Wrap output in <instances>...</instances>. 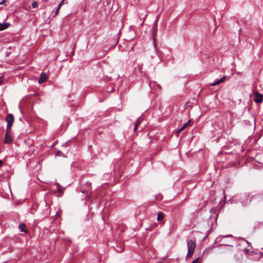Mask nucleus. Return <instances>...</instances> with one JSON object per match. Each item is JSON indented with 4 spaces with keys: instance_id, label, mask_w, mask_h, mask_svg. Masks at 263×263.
I'll use <instances>...</instances> for the list:
<instances>
[{
    "instance_id": "obj_24",
    "label": "nucleus",
    "mask_w": 263,
    "mask_h": 263,
    "mask_svg": "<svg viewBox=\"0 0 263 263\" xmlns=\"http://www.w3.org/2000/svg\"><path fill=\"white\" fill-rule=\"evenodd\" d=\"M138 127V126H136V125H135V127H134V132H136V130L137 129Z\"/></svg>"
},
{
    "instance_id": "obj_5",
    "label": "nucleus",
    "mask_w": 263,
    "mask_h": 263,
    "mask_svg": "<svg viewBox=\"0 0 263 263\" xmlns=\"http://www.w3.org/2000/svg\"><path fill=\"white\" fill-rule=\"evenodd\" d=\"M226 79H227V77L226 76H223L222 78H221L219 80L215 81V82L211 83V86H215V85H219L220 83L224 82L226 80Z\"/></svg>"
},
{
    "instance_id": "obj_23",
    "label": "nucleus",
    "mask_w": 263,
    "mask_h": 263,
    "mask_svg": "<svg viewBox=\"0 0 263 263\" xmlns=\"http://www.w3.org/2000/svg\"><path fill=\"white\" fill-rule=\"evenodd\" d=\"M3 80V77H0V84L2 83Z\"/></svg>"
},
{
    "instance_id": "obj_25",
    "label": "nucleus",
    "mask_w": 263,
    "mask_h": 263,
    "mask_svg": "<svg viewBox=\"0 0 263 263\" xmlns=\"http://www.w3.org/2000/svg\"><path fill=\"white\" fill-rule=\"evenodd\" d=\"M244 251L246 254H247V253H248L249 250L246 248L244 249Z\"/></svg>"
},
{
    "instance_id": "obj_15",
    "label": "nucleus",
    "mask_w": 263,
    "mask_h": 263,
    "mask_svg": "<svg viewBox=\"0 0 263 263\" xmlns=\"http://www.w3.org/2000/svg\"><path fill=\"white\" fill-rule=\"evenodd\" d=\"M158 19H159V16H157L154 24H153V25H154L155 27H156V25L157 26L158 22Z\"/></svg>"
},
{
    "instance_id": "obj_22",
    "label": "nucleus",
    "mask_w": 263,
    "mask_h": 263,
    "mask_svg": "<svg viewBox=\"0 0 263 263\" xmlns=\"http://www.w3.org/2000/svg\"><path fill=\"white\" fill-rule=\"evenodd\" d=\"M116 250L119 252H122L124 250V249L122 248L120 250L117 249Z\"/></svg>"
},
{
    "instance_id": "obj_27",
    "label": "nucleus",
    "mask_w": 263,
    "mask_h": 263,
    "mask_svg": "<svg viewBox=\"0 0 263 263\" xmlns=\"http://www.w3.org/2000/svg\"><path fill=\"white\" fill-rule=\"evenodd\" d=\"M3 164V161L2 160H0V166Z\"/></svg>"
},
{
    "instance_id": "obj_3",
    "label": "nucleus",
    "mask_w": 263,
    "mask_h": 263,
    "mask_svg": "<svg viewBox=\"0 0 263 263\" xmlns=\"http://www.w3.org/2000/svg\"><path fill=\"white\" fill-rule=\"evenodd\" d=\"M253 100L256 103H261L263 101V95L257 91H253Z\"/></svg>"
},
{
    "instance_id": "obj_18",
    "label": "nucleus",
    "mask_w": 263,
    "mask_h": 263,
    "mask_svg": "<svg viewBox=\"0 0 263 263\" xmlns=\"http://www.w3.org/2000/svg\"><path fill=\"white\" fill-rule=\"evenodd\" d=\"M192 263H199V258H197Z\"/></svg>"
},
{
    "instance_id": "obj_14",
    "label": "nucleus",
    "mask_w": 263,
    "mask_h": 263,
    "mask_svg": "<svg viewBox=\"0 0 263 263\" xmlns=\"http://www.w3.org/2000/svg\"><path fill=\"white\" fill-rule=\"evenodd\" d=\"M57 193H60L61 192V189L60 188V185L59 183H57V190L56 191Z\"/></svg>"
},
{
    "instance_id": "obj_7",
    "label": "nucleus",
    "mask_w": 263,
    "mask_h": 263,
    "mask_svg": "<svg viewBox=\"0 0 263 263\" xmlns=\"http://www.w3.org/2000/svg\"><path fill=\"white\" fill-rule=\"evenodd\" d=\"M81 192L83 194H86V198H89L90 197V195L91 194V191L90 190H85L82 189L81 190Z\"/></svg>"
},
{
    "instance_id": "obj_21",
    "label": "nucleus",
    "mask_w": 263,
    "mask_h": 263,
    "mask_svg": "<svg viewBox=\"0 0 263 263\" xmlns=\"http://www.w3.org/2000/svg\"><path fill=\"white\" fill-rule=\"evenodd\" d=\"M190 122H191V120H189L188 121V122L187 123H186L185 124H184L183 125L185 126V127L187 125H190Z\"/></svg>"
},
{
    "instance_id": "obj_26",
    "label": "nucleus",
    "mask_w": 263,
    "mask_h": 263,
    "mask_svg": "<svg viewBox=\"0 0 263 263\" xmlns=\"http://www.w3.org/2000/svg\"><path fill=\"white\" fill-rule=\"evenodd\" d=\"M5 2V0H3L1 2H0V5L4 4Z\"/></svg>"
},
{
    "instance_id": "obj_9",
    "label": "nucleus",
    "mask_w": 263,
    "mask_h": 263,
    "mask_svg": "<svg viewBox=\"0 0 263 263\" xmlns=\"http://www.w3.org/2000/svg\"><path fill=\"white\" fill-rule=\"evenodd\" d=\"M164 217V214L163 212L159 211L157 215V220L158 221H161Z\"/></svg>"
},
{
    "instance_id": "obj_11",
    "label": "nucleus",
    "mask_w": 263,
    "mask_h": 263,
    "mask_svg": "<svg viewBox=\"0 0 263 263\" xmlns=\"http://www.w3.org/2000/svg\"><path fill=\"white\" fill-rule=\"evenodd\" d=\"M91 183L89 182H87L85 184V186L87 190H90L91 191Z\"/></svg>"
},
{
    "instance_id": "obj_17",
    "label": "nucleus",
    "mask_w": 263,
    "mask_h": 263,
    "mask_svg": "<svg viewBox=\"0 0 263 263\" xmlns=\"http://www.w3.org/2000/svg\"><path fill=\"white\" fill-rule=\"evenodd\" d=\"M141 121H140V120L139 119H138L136 122L135 125L138 126L140 125V124L141 123Z\"/></svg>"
},
{
    "instance_id": "obj_19",
    "label": "nucleus",
    "mask_w": 263,
    "mask_h": 263,
    "mask_svg": "<svg viewBox=\"0 0 263 263\" xmlns=\"http://www.w3.org/2000/svg\"><path fill=\"white\" fill-rule=\"evenodd\" d=\"M192 263H199V258H197Z\"/></svg>"
},
{
    "instance_id": "obj_1",
    "label": "nucleus",
    "mask_w": 263,
    "mask_h": 263,
    "mask_svg": "<svg viewBox=\"0 0 263 263\" xmlns=\"http://www.w3.org/2000/svg\"><path fill=\"white\" fill-rule=\"evenodd\" d=\"M5 120L7 122V125L5 135L4 143H11L12 141V138L11 135V128L14 121L13 115L11 114H8L5 117Z\"/></svg>"
},
{
    "instance_id": "obj_13",
    "label": "nucleus",
    "mask_w": 263,
    "mask_h": 263,
    "mask_svg": "<svg viewBox=\"0 0 263 263\" xmlns=\"http://www.w3.org/2000/svg\"><path fill=\"white\" fill-rule=\"evenodd\" d=\"M185 128V126L183 125L180 129L177 130L176 133H179L181 131H182Z\"/></svg>"
},
{
    "instance_id": "obj_2",
    "label": "nucleus",
    "mask_w": 263,
    "mask_h": 263,
    "mask_svg": "<svg viewBox=\"0 0 263 263\" xmlns=\"http://www.w3.org/2000/svg\"><path fill=\"white\" fill-rule=\"evenodd\" d=\"M187 253L186 257H190L192 255L195 251L196 247V242L195 239L187 240Z\"/></svg>"
},
{
    "instance_id": "obj_12",
    "label": "nucleus",
    "mask_w": 263,
    "mask_h": 263,
    "mask_svg": "<svg viewBox=\"0 0 263 263\" xmlns=\"http://www.w3.org/2000/svg\"><path fill=\"white\" fill-rule=\"evenodd\" d=\"M31 6H32V8H35L37 7V6H38V3L37 2L33 1L32 3Z\"/></svg>"
},
{
    "instance_id": "obj_8",
    "label": "nucleus",
    "mask_w": 263,
    "mask_h": 263,
    "mask_svg": "<svg viewBox=\"0 0 263 263\" xmlns=\"http://www.w3.org/2000/svg\"><path fill=\"white\" fill-rule=\"evenodd\" d=\"M152 29H153V40H154V43H155V40H156V32H157V26L156 25V27H155V25H153V27H152Z\"/></svg>"
},
{
    "instance_id": "obj_20",
    "label": "nucleus",
    "mask_w": 263,
    "mask_h": 263,
    "mask_svg": "<svg viewBox=\"0 0 263 263\" xmlns=\"http://www.w3.org/2000/svg\"><path fill=\"white\" fill-rule=\"evenodd\" d=\"M60 9H59V8H58V7L57 8L56 10H55V15H58L59 14Z\"/></svg>"
},
{
    "instance_id": "obj_16",
    "label": "nucleus",
    "mask_w": 263,
    "mask_h": 263,
    "mask_svg": "<svg viewBox=\"0 0 263 263\" xmlns=\"http://www.w3.org/2000/svg\"><path fill=\"white\" fill-rule=\"evenodd\" d=\"M64 1H65V0H63V1H62L61 2V3L58 5V7H58V8H59V9H60V8H61V6H62V5H63V3H64Z\"/></svg>"
},
{
    "instance_id": "obj_6",
    "label": "nucleus",
    "mask_w": 263,
    "mask_h": 263,
    "mask_svg": "<svg viewBox=\"0 0 263 263\" xmlns=\"http://www.w3.org/2000/svg\"><path fill=\"white\" fill-rule=\"evenodd\" d=\"M9 26L10 23H0V31H2L6 29Z\"/></svg>"
},
{
    "instance_id": "obj_10",
    "label": "nucleus",
    "mask_w": 263,
    "mask_h": 263,
    "mask_svg": "<svg viewBox=\"0 0 263 263\" xmlns=\"http://www.w3.org/2000/svg\"><path fill=\"white\" fill-rule=\"evenodd\" d=\"M25 227H26V226L24 223H21L18 226V229H20V230L21 232H23L27 233L28 231L26 229H25Z\"/></svg>"
},
{
    "instance_id": "obj_4",
    "label": "nucleus",
    "mask_w": 263,
    "mask_h": 263,
    "mask_svg": "<svg viewBox=\"0 0 263 263\" xmlns=\"http://www.w3.org/2000/svg\"><path fill=\"white\" fill-rule=\"evenodd\" d=\"M47 78H48V77H47V74L45 73L42 72L41 74V76L39 79L38 82L40 84L43 83L47 80Z\"/></svg>"
}]
</instances>
